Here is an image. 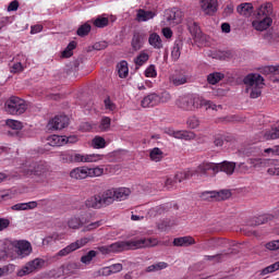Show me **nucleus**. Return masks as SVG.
<instances>
[{"label":"nucleus","mask_w":279,"mask_h":279,"mask_svg":"<svg viewBox=\"0 0 279 279\" xmlns=\"http://www.w3.org/2000/svg\"><path fill=\"white\" fill-rule=\"evenodd\" d=\"M148 44L154 49H162V39L157 33H151L148 37Z\"/></svg>","instance_id":"30"},{"label":"nucleus","mask_w":279,"mask_h":279,"mask_svg":"<svg viewBox=\"0 0 279 279\" xmlns=\"http://www.w3.org/2000/svg\"><path fill=\"white\" fill-rule=\"evenodd\" d=\"M271 219H274V216L266 214V215L253 218L248 222V226H263V223H267L268 221H271Z\"/></svg>","instance_id":"31"},{"label":"nucleus","mask_w":279,"mask_h":279,"mask_svg":"<svg viewBox=\"0 0 279 279\" xmlns=\"http://www.w3.org/2000/svg\"><path fill=\"white\" fill-rule=\"evenodd\" d=\"M100 226H102V221H96V222H92L89 225H87L84 229L85 232H90V230H97V228H99Z\"/></svg>","instance_id":"56"},{"label":"nucleus","mask_w":279,"mask_h":279,"mask_svg":"<svg viewBox=\"0 0 279 279\" xmlns=\"http://www.w3.org/2000/svg\"><path fill=\"white\" fill-rule=\"evenodd\" d=\"M266 156H279V145L264 149Z\"/></svg>","instance_id":"55"},{"label":"nucleus","mask_w":279,"mask_h":279,"mask_svg":"<svg viewBox=\"0 0 279 279\" xmlns=\"http://www.w3.org/2000/svg\"><path fill=\"white\" fill-rule=\"evenodd\" d=\"M247 165L256 169L258 167H263L264 160L262 158H250L247 159Z\"/></svg>","instance_id":"53"},{"label":"nucleus","mask_w":279,"mask_h":279,"mask_svg":"<svg viewBox=\"0 0 279 279\" xmlns=\"http://www.w3.org/2000/svg\"><path fill=\"white\" fill-rule=\"evenodd\" d=\"M211 195L213 197H215V202H223L232 197V193L230 192V190H221L219 192L213 191Z\"/></svg>","instance_id":"29"},{"label":"nucleus","mask_w":279,"mask_h":279,"mask_svg":"<svg viewBox=\"0 0 279 279\" xmlns=\"http://www.w3.org/2000/svg\"><path fill=\"white\" fill-rule=\"evenodd\" d=\"M145 75L147 77H156V75H158L156 72V65H149L145 71Z\"/></svg>","instance_id":"58"},{"label":"nucleus","mask_w":279,"mask_h":279,"mask_svg":"<svg viewBox=\"0 0 279 279\" xmlns=\"http://www.w3.org/2000/svg\"><path fill=\"white\" fill-rule=\"evenodd\" d=\"M168 136H172L173 138H178L179 141H195V132L193 131H175L171 128L166 129L165 131Z\"/></svg>","instance_id":"11"},{"label":"nucleus","mask_w":279,"mask_h":279,"mask_svg":"<svg viewBox=\"0 0 279 279\" xmlns=\"http://www.w3.org/2000/svg\"><path fill=\"white\" fill-rule=\"evenodd\" d=\"M166 16L169 23H173L174 25H179V23H182V12L178 9L166 11Z\"/></svg>","instance_id":"20"},{"label":"nucleus","mask_w":279,"mask_h":279,"mask_svg":"<svg viewBox=\"0 0 279 279\" xmlns=\"http://www.w3.org/2000/svg\"><path fill=\"white\" fill-rule=\"evenodd\" d=\"M82 226V220L77 217H72L68 220V227L72 230H77Z\"/></svg>","instance_id":"47"},{"label":"nucleus","mask_w":279,"mask_h":279,"mask_svg":"<svg viewBox=\"0 0 279 279\" xmlns=\"http://www.w3.org/2000/svg\"><path fill=\"white\" fill-rule=\"evenodd\" d=\"M266 248H267V250H270V251L279 250V240L268 242V243L266 244Z\"/></svg>","instance_id":"62"},{"label":"nucleus","mask_w":279,"mask_h":279,"mask_svg":"<svg viewBox=\"0 0 279 279\" xmlns=\"http://www.w3.org/2000/svg\"><path fill=\"white\" fill-rule=\"evenodd\" d=\"M222 243L223 240L221 239H210L203 244V250H213L215 247H219Z\"/></svg>","instance_id":"38"},{"label":"nucleus","mask_w":279,"mask_h":279,"mask_svg":"<svg viewBox=\"0 0 279 279\" xmlns=\"http://www.w3.org/2000/svg\"><path fill=\"white\" fill-rule=\"evenodd\" d=\"M182 47H184V44L182 40L178 39L174 41L172 51H171V58L172 60L178 61L180 60V56H182Z\"/></svg>","instance_id":"27"},{"label":"nucleus","mask_w":279,"mask_h":279,"mask_svg":"<svg viewBox=\"0 0 279 279\" xmlns=\"http://www.w3.org/2000/svg\"><path fill=\"white\" fill-rule=\"evenodd\" d=\"M269 175H279V160H272L270 167L267 170Z\"/></svg>","instance_id":"48"},{"label":"nucleus","mask_w":279,"mask_h":279,"mask_svg":"<svg viewBox=\"0 0 279 279\" xmlns=\"http://www.w3.org/2000/svg\"><path fill=\"white\" fill-rule=\"evenodd\" d=\"M201 10L207 16H215V13L219 9V1L218 0H198Z\"/></svg>","instance_id":"12"},{"label":"nucleus","mask_w":279,"mask_h":279,"mask_svg":"<svg viewBox=\"0 0 279 279\" xmlns=\"http://www.w3.org/2000/svg\"><path fill=\"white\" fill-rule=\"evenodd\" d=\"M92 26L88 23H85L78 27L76 31L77 36H81V38H84V36H88L90 34Z\"/></svg>","instance_id":"43"},{"label":"nucleus","mask_w":279,"mask_h":279,"mask_svg":"<svg viewBox=\"0 0 279 279\" xmlns=\"http://www.w3.org/2000/svg\"><path fill=\"white\" fill-rule=\"evenodd\" d=\"M22 173H24V175H26L27 178L32 175H45V173H47V163H45L44 161L32 162L29 166H25L22 169Z\"/></svg>","instance_id":"8"},{"label":"nucleus","mask_w":279,"mask_h":279,"mask_svg":"<svg viewBox=\"0 0 279 279\" xmlns=\"http://www.w3.org/2000/svg\"><path fill=\"white\" fill-rule=\"evenodd\" d=\"M70 178H72V180H86V178H88V167L82 166L72 169L70 171Z\"/></svg>","instance_id":"17"},{"label":"nucleus","mask_w":279,"mask_h":279,"mask_svg":"<svg viewBox=\"0 0 279 279\" xmlns=\"http://www.w3.org/2000/svg\"><path fill=\"white\" fill-rule=\"evenodd\" d=\"M145 43V34L135 31L133 33L131 47L134 51H140V49H143V44Z\"/></svg>","instance_id":"16"},{"label":"nucleus","mask_w":279,"mask_h":279,"mask_svg":"<svg viewBox=\"0 0 279 279\" xmlns=\"http://www.w3.org/2000/svg\"><path fill=\"white\" fill-rule=\"evenodd\" d=\"M10 228V219L8 218H0V232Z\"/></svg>","instance_id":"61"},{"label":"nucleus","mask_w":279,"mask_h":279,"mask_svg":"<svg viewBox=\"0 0 279 279\" xmlns=\"http://www.w3.org/2000/svg\"><path fill=\"white\" fill-rule=\"evenodd\" d=\"M111 123L112 120L109 117H102L99 124L100 132H108V130H110Z\"/></svg>","instance_id":"44"},{"label":"nucleus","mask_w":279,"mask_h":279,"mask_svg":"<svg viewBox=\"0 0 279 279\" xmlns=\"http://www.w3.org/2000/svg\"><path fill=\"white\" fill-rule=\"evenodd\" d=\"M271 14H274V9L271 4H266L260 7L257 11V20L253 21V27L257 32H265V29H269L271 27Z\"/></svg>","instance_id":"3"},{"label":"nucleus","mask_w":279,"mask_h":279,"mask_svg":"<svg viewBox=\"0 0 279 279\" xmlns=\"http://www.w3.org/2000/svg\"><path fill=\"white\" fill-rule=\"evenodd\" d=\"M173 245L174 247H189L190 245H195V238L191 235L175 238L173 240Z\"/></svg>","instance_id":"19"},{"label":"nucleus","mask_w":279,"mask_h":279,"mask_svg":"<svg viewBox=\"0 0 279 279\" xmlns=\"http://www.w3.org/2000/svg\"><path fill=\"white\" fill-rule=\"evenodd\" d=\"M243 83L251 90V99H258V97L263 94L265 78H263L260 74H248L244 77Z\"/></svg>","instance_id":"4"},{"label":"nucleus","mask_w":279,"mask_h":279,"mask_svg":"<svg viewBox=\"0 0 279 279\" xmlns=\"http://www.w3.org/2000/svg\"><path fill=\"white\" fill-rule=\"evenodd\" d=\"M77 47V43L71 41L66 48L61 52L62 58H71L73 56V50Z\"/></svg>","instance_id":"42"},{"label":"nucleus","mask_w":279,"mask_h":279,"mask_svg":"<svg viewBox=\"0 0 279 279\" xmlns=\"http://www.w3.org/2000/svg\"><path fill=\"white\" fill-rule=\"evenodd\" d=\"M117 69L118 75L121 78H125L130 74V68H128V61L125 60L120 61L117 65Z\"/></svg>","instance_id":"32"},{"label":"nucleus","mask_w":279,"mask_h":279,"mask_svg":"<svg viewBox=\"0 0 279 279\" xmlns=\"http://www.w3.org/2000/svg\"><path fill=\"white\" fill-rule=\"evenodd\" d=\"M238 14H241L242 16H250L252 14V3H242L238 5L236 8Z\"/></svg>","instance_id":"36"},{"label":"nucleus","mask_w":279,"mask_h":279,"mask_svg":"<svg viewBox=\"0 0 279 279\" xmlns=\"http://www.w3.org/2000/svg\"><path fill=\"white\" fill-rule=\"evenodd\" d=\"M69 125V117L56 116L49 121L48 126L52 130H64Z\"/></svg>","instance_id":"13"},{"label":"nucleus","mask_w":279,"mask_h":279,"mask_svg":"<svg viewBox=\"0 0 279 279\" xmlns=\"http://www.w3.org/2000/svg\"><path fill=\"white\" fill-rule=\"evenodd\" d=\"M90 241H93V236L76 240L75 242L59 251L58 256H69V254L75 252L76 250H80V247H84V245H87V243H90Z\"/></svg>","instance_id":"10"},{"label":"nucleus","mask_w":279,"mask_h":279,"mask_svg":"<svg viewBox=\"0 0 279 279\" xmlns=\"http://www.w3.org/2000/svg\"><path fill=\"white\" fill-rule=\"evenodd\" d=\"M169 267V264L165 262H159L157 264H153L146 268V271L148 274H151V271H162V269H167Z\"/></svg>","instance_id":"39"},{"label":"nucleus","mask_w":279,"mask_h":279,"mask_svg":"<svg viewBox=\"0 0 279 279\" xmlns=\"http://www.w3.org/2000/svg\"><path fill=\"white\" fill-rule=\"evenodd\" d=\"M100 198L102 199L104 206H110V204H113L114 199H117L114 189H109L102 192L100 194Z\"/></svg>","instance_id":"23"},{"label":"nucleus","mask_w":279,"mask_h":279,"mask_svg":"<svg viewBox=\"0 0 279 279\" xmlns=\"http://www.w3.org/2000/svg\"><path fill=\"white\" fill-rule=\"evenodd\" d=\"M177 106L186 112H193L197 108H206V110H217L218 108L221 110L223 108L221 105H215V102L195 95L181 96L177 100Z\"/></svg>","instance_id":"2"},{"label":"nucleus","mask_w":279,"mask_h":279,"mask_svg":"<svg viewBox=\"0 0 279 279\" xmlns=\"http://www.w3.org/2000/svg\"><path fill=\"white\" fill-rule=\"evenodd\" d=\"M202 199L205 202H215V196H213V191H205L201 194Z\"/></svg>","instance_id":"57"},{"label":"nucleus","mask_w":279,"mask_h":279,"mask_svg":"<svg viewBox=\"0 0 279 279\" xmlns=\"http://www.w3.org/2000/svg\"><path fill=\"white\" fill-rule=\"evenodd\" d=\"M114 193L117 202H124V199H128V197H130L132 191L128 187H118L114 189Z\"/></svg>","instance_id":"28"},{"label":"nucleus","mask_w":279,"mask_h":279,"mask_svg":"<svg viewBox=\"0 0 279 279\" xmlns=\"http://www.w3.org/2000/svg\"><path fill=\"white\" fill-rule=\"evenodd\" d=\"M214 145L216 147H223V135L218 134L214 136Z\"/></svg>","instance_id":"60"},{"label":"nucleus","mask_w":279,"mask_h":279,"mask_svg":"<svg viewBox=\"0 0 279 279\" xmlns=\"http://www.w3.org/2000/svg\"><path fill=\"white\" fill-rule=\"evenodd\" d=\"M86 208H95L96 210H99V208H104V201L101 199V195L97 194L94 195L85 201Z\"/></svg>","instance_id":"18"},{"label":"nucleus","mask_w":279,"mask_h":279,"mask_svg":"<svg viewBox=\"0 0 279 279\" xmlns=\"http://www.w3.org/2000/svg\"><path fill=\"white\" fill-rule=\"evenodd\" d=\"M27 111V102L19 96H11L4 102V112L12 114L13 117H21Z\"/></svg>","instance_id":"5"},{"label":"nucleus","mask_w":279,"mask_h":279,"mask_svg":"<svg viewBox=\"0 0 279 279\" xmlns=\"http://www.w3.org/2000/svg\"><path fill=\"white\" fill-rule=\"evenodd\" d=\"M147 60H149V54H147V52H141L134 59V62H135L136 66H143V64H145V62H147Z\"/></svg>","instance_id":"46"},{"label":"nucleus","mask_w":279,"mask_h":279,"mask_svg":"<svg viewBox=\"0 0 279 279\" xmlns=\"http://www.w3.org/2000/svg\"><path fill=\"white\" fill-rule=\"evenodd\" d=\"M92 147H94V149H104L106 147V138L95 136L92 141Z\"/></svg>","instance_id":"40"},{"label":"nucleus","mask_w":279,"mask_h":279,"mask_svg":"<svg viewBox=\"0 0 279 279\" xmlns=\"http://www.w3.org/2000/svg\"><path fill=\"white\" fill-rule=\"evenodd\" d=\"M265 73H274L275 75H279V65H268L264 68Z\"/></svg>","instance_id":"59"},{"label":"nucleus","mask_w":279,"mask_h":279,"mask_svg":"<svg viewBox=\"0 0 279 279\" xmlns=\"http://www.w3.org/2000/svg\"><path fill=\"white\" fill-rule=\"evenodd\" d=\"M186 125L190 128V130H196V128H199V119H197L195 116H192L187 119Z\"/></svg>","instance_id":"50"},{"label":"nucleus","mask_w":279,"mask_h":279,"mask_svg":"<svg viewBox=\"0 0 279 279\" xmlns=\"http://www.w3.org/2000/svg\"><path fill=\"white\" fill-rule=\"evenodd\" d=\"M156 16L154 11H145V9H138L136 13L137 23H146V21H151Z\"/></svg>","instance_id":"22"},{"label":"nucleus","mask_w":279,"mask_h":279,"mask_svg":"<svg viewBox=\"0 0 279 279\" xmlns=\"http://www.w3.org/2000/svg\"><path fill=\"white\" fill-rule=\"evenodd\" d=\"M7 125L11 128V130H23V123L17 120H7Z\"/></svg>","instance_id":"52"},{"label":"nucleus","mask_w":279,"mask_h":279,"mask_svg":"<svg viewBox=\"0 0 279 279\" xmlns=\"http://www.w3.org/2000/svg\"><path fill=\"white\" fill-rule=\"evenodd\" d=\"M104 104H105L106 110H109V112H114V110H117V105H114V102L110 100V97L106 98L104 100Z\"/></svg>","instance_id":"54"},{"label":"nucleus","mask_w":279,"mask_h":279,"mask_svg":"<svg viewBox=\"0 0 279 279\" xmlns=\"http://www.w3.org/2000/svg\"><path fill=\"white\" fill-rule=\"evenodd\" d=\"M189 29L194 40H197V38H199V36L202 35V29H199V26L195 22L189 26Z\"/></svg>","instance_id":"45"},{"label":"nucleus","mask_w":279,"mask_h":279,"mask_svg":"<svg viewBox=\"0 0 279 279\" xmlns=\"http://www.w3.org/2000/svg\"><path fill=\"white\" fill-rule=\"evenodd\" d=\"M160 104V95L156 93L148 94L142 99V108H154Z\"/></svg>","instance_id":"15"},{"label":"nucleus","mask_w":279,"mask_h":279,"mask_svg":"<svg viewBox=\"0 0 279 279\" xmlns=\"http://www.w3.org/2000/svg\"><path fill=\"white\" fill-rule=\"evenodd\" d=\"M109 23H110V20H108V17H97L94 21L95 27H99V28L108 27Z\"/></svg>","instance_id":"51"},{"label":"nucleus","mask_w":279,"mask_h":279,"mask_svg":"<svg viewBox=\"0 0 279 279\" xmlns=\"http://www.w3.org/2000/svg\"><path fill=\"white\" fill-rule=\"evenodd\" d=\"M216 167L219 171L227 173V175H232L234 173V169H236V163L232 161H222L220 163H216Z\"/></svg>","instance_id":"21"},{"label":"nucleus","mask_w":279,"mask_h":279,"mask_svg":"<svg viewBox=\"0 0 279 279\" xmlns=\"http://www.w3.org/2000/svg\"><path fill=\"white\" fill-rule=\"evenodd\" d=\"M158 240L155 238H142L129 241H118L110 245L98 246L97 250L100 254H119L128 250H141L143 247H156Z\"/></svg>","instance_id":"1"},{"label":"nucleus","mask_w":279,"mask_h":279,"mask_svg":"<svg viewBox=\"0 0 279 279\" xmlns=\"http://www.w3.org/2000/svg\"><path fill=\"white\" fill-rule=\"evenodd\" d=\"M189 83V74H173L170 76V84L182 86Z\"/></svg>","instance_id":"25"},{"label":"nucleus","mask_w":279,"mask_h":279,"mask_svg":"<svg viewBox=\"0 0 279 279\" xmlns=\"http://www.w3.org/2000/svg\"><path fill=\"white\" fill-rule=\"evenodd\" d=\"M14 247L17 250L20 256H29L32 254V243L26 240H19L13 242Z\"/></svg>","instance_id":"14"},{"label":"nucleus","mask_w":279,"mask_h":279,"mask_svg":"<svg viewBox=\"0 0 279 279\" xmlns=\"http://www.w3.org/2000/svg\"><path fill=\"white\" fill-rule=\"evenodd\" d=\"M63 162H99L104 159V155L99 154H80V153H63L61 155Z\"/></svg>","instance_id":"6"},{"label":"nucleus","mask_w":279,"mask_h":279,"mask_svg":"<svg viewBox=\"0 0 279 279\" xmlns=\"http://www.w3.org/2000/svg\"><path fill=\"white\" fill-rule=\"evenodd\" d=\"M46 263L47 262L43 258H35L28 262L23 268H21L17 271V276L20 278H23V276H29V274H33V271H36V269H43Z\"/></svg>","instance_id":"9"},{"label":"nucleus","mask_w":279,"mask_h":279,"mask_svg":"<svg viewBox=\"0 0 279 279\" xmlns=\"http://www.w3.org/2000/svg\"><path fill=\"white\" fill-rule=\"evenodd\" d=\"M97 254L98 253L95 250L88 251L85 255L81 257V263L83 265H90V263H93V259L97 258Z\"/></svg>","instance_id":"37"},{"label":"nucleus","mask_w":279,"mask_h":279,"mask_svg":"<svg viewBox=\"0 0 279 279\" xmlns=\"http://www.w3.org/2000/svg\"><path fill=\"white\" fill-rule=\"evenodd\" d=\"M149 158L153 162H160L165 158V153L160 148L155 147L149 151Z\"/></svg>","instance_id":"35"},{"label":"nucleus","mask_w":279,"mask_h":279,"mask_svg":"<svg viewBox=\"0 0 279 279\" xmlns=\"http://www.w3.org/2000/svg\"><path fill=\"white\" fill-rule=\"evenodd\" d=\"M38 207V203L36 201H32L28 203H17L15 205H13L11 208L13 210H34V208Z\"/></svg>","instance_id":"26"},{"label":"nucleus","mask_w":279,"mask_h":279,"mask_svg":"<svg viewBox=\"0 0 279 279\" xmlns=\"http://www.w3.org/2000/svg\"><path fill=\"white\" fill-rule=\"evenodd\" d=\"M195 172L193 170H185V171H181L178 172L174 175V180L175 182H184V180H191V178H194Z\"/></svg>","instance_id":"33"},{"label":"nucleus","mask_w":279,"mask_h":279,"mask_svg":"<svg viewBox=\"0 0 279 279\" xmlns=\"http://www.w3.org/2000/svg\"><path fill=\"white\" fill-rule=\"evenodd\" d=\"M101 175H104V168L101 167L87 168L88 178H99Z\"/></svg>","instance_id":"41"},{"label":"nucleus","mask_w":279,"mask_h":279,"mask_svg":"<svg viewBox=\"0 0 279 279\" xmlns=\"http://www.w3.org/2000/svg\"><path fill=\"white\" fill-rule=\"evenodd\" d=\"M193 172L197 178H208V175H217L219 168H217V163L215 162L204 161Z\"/></svg>","instance_id":"7"},{"label":"nucleus","mask_w":279,"mask_h":279,"mask_svg":"<svg viewBox=\"0 0 279 279\" xmlns=\"http://www.w3.org/2000/svg\"><path fill=\"white\" fill-rule=\"evenodd\" d=\"M223 77H226V75L223 73L213 72L207 75V82H208V84H211V86H215V84H219V82H221V80H223Z\"/></svg>","instance_id":"34"},{"label":"nucleus","mask_w":279,"mask_h":279,"mask_svg":"<svg viewBox=\"0 0 279 279\" xmlns=\"http://www.w3.org/2000/svg\"><path fill=\"white\" fill-rule=\"evenodd\" d=\"M278 269H279V262H276L275 264H271L268 267L264 268L260 271V276H267V274H274V271H278Z\"/></svg>","instance_id":"49"},{"label":"nucleus","mask_w":279,"mask_h":279,"mask_svg":"<svg viewBox=\"0 0 279 279\" xmlns=\"http://www.w3.org/2000/svg\"><path fill=\"white\" fill-rule=\"evenodd\" d=\"M109 269L111 270V274H119V271H123V265L122 264H113L109 266Z\"/></svg>","instance_id":"64"},{"label":"nucleus","mask_w":279,"mask_h":279,"mask_svg":"<svg viewBox=\"0 0 279 279\" xmlns=\"http://www.w3.org/2000/svg\"><path fill=\"white\" fill-rule=\"evenodd\" d=\"M160 98V104H167V101H171V94H169L168 92H163L161 93V95H159Z\"/></svg>","instance_id":"63"},{"label":"nucleus","mask_w":279,"mask_h":279,"mask_svg":"<svg viewBox=\"0 0 279 279\" xmlns=\"http://www.w3.org/2000/svg\"><path fill=\"white\" fill-rule=\"evenodd\" d=\"M47 141L50 147H62V145H66V136L62 135H50Z\"/></svg>","instance_id":"24"}]
</instances>
